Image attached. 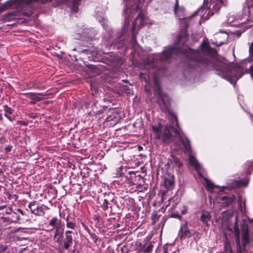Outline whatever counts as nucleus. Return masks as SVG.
<instances>
[{"label": "nucleus", "instance_id": "9b49d317", "mask_svg": "<svg viewBox=\"0 0 253 253\" xmlns=\"http://www.w3.org/2000/svg\"><path fill=\"white\" fill-rule=\"evenodd\" d=\"M122 118L121 112L116 109H113L112 111L106 119L107 122L113 121L114 124L117 123Z\"/></svg>", "mask_w": 253, "mask_h": 253}, {"label": "nucleus", "instance_id": "13d9d810", "mask_svg": "<svg viewBox=\"0 0 253 253\" xmlns=\"http://www.w3.org/2000/svg\"><path fill=\"white\" fill-rule=\"evenodd\" d=\"M138 149H139V150H141L142 149V146H138Z\"/></svg>", "mask_w": 253, "mask_h": 253}, {"label": "nucleus", "instance_id": "2eb2a0df", "mask_svg": "<svg viewBox=\"0 0 253 253\" xmlns=\"http://www.w3.org/2000/svg\"><path fill=\"white\" fill-rule=\"evenodd\" d=\"M248 183L249 179L246 177L245 179L241 180H234L229 185V186L232 188L246 187L248 185Z\"/></svg>", "mask_w": 253, "mask_h": 253}, {"label": "nucleus", "instance_id": "c85d7f7f", "mask_svg": "<svg viewBox=\"0 0 253 253\" xmlns=\"http://www.w3.org/2000/svg\"><path fill=\"white\" fill-rule=\"evenodd\" d=\"M54 239L55 240V248H56L57 246L59 248L62 244V235H59L58 237H56V239Z\"/></svg>", "mask_w": 253, "mask_h": 253}, {"label": "nucleus", "instance_id": "f704fd0d", "mask_svg": "<svg viewBox=\"0 0 253 253\" xmlns=\"http://www.w3.org/2000/svg\"><path fill=\"white\" fill-rule=\"evenodd\" d=\"M226 199L227 200V206H228L230 204H231L232 203V202H233L234 199H235V197L234 198H232V197H230V198H227V197H223L222 198V200H224V199Z\"/></svg>", "mask_w": 253, "mask_h": 253}, {"label": "nucleus", "instance_id": "473e14b6", "mask_svg": "<svg viewBox=\"0 0 253 253\" xmlns=\"http://www.w3.org/2000/svg\"><path fill=\"white\" fill-rule=\"evenodd\" d=\"M31 88H37V89L42 88L41 85H40L39 83H37L36 82L32 83V86H31Z\"/></svg>", "mask_w": 253, "mask_h": 253}, {"label": "nucleus", "instance_id": "423d86ee", "mask_svg": "<svg viewBox=\"0 0 253 253\" xmlns=\"http://www.w3.org/2000/svg\"><path fill=\"white\" fill-rule=\"evenodd\" d=\"M20 214L24 215L25 212L20 209H15L13 212L9 216H1V220L3 222L12 223L16 222L20 220Z\"/></svg>", "mask_w": 253, "mask_h": 253}, {"label": "nucleus", "instance_id": "7c9ffc66", "mask_svg": "<svg viewBox=\"0 0 253 253\" xmlns=\"http://www.w3.org/2000/svg\"><path fill=\"white\" fill-rule=\"evenodd\" d=\"M153 246L150 244L143 251L144 253H151Z\"/></svg>", "mask_w": 253, "mask_h": 253}, {"label": "nucleus", "instance_id": "5fc2aeb1", "mask_svg": "<svg viewBox=\"0 0 253 253\" xmlns=\"http://www.w3.org/2000/svg\"><path fill=\"white\" fill-rule=\"evenodd\" d=\"M2 119H3L2 115L1 113H0V121H1Z\"/></svg>", "mask_w": 253, "mask_h": 253}, {"label": "nucleus", "instance_id": "603ef678", "mask_svg": "<svg viewBox=\"0 0 253 253\" xmlns=\"http://www.w3.org/2000/svg\"><path fill=\"white\" fill-rule=\"evenodd\" d=\"M141 170H142V172H145L146 171V169H145V168L144 167L141 168Z\"/></svg>", "mask_w": 253, "mask_h": 253}, {"label": "nucleus", "instance_id": "052dcab7", "mask_svg": "<svg viewBox=\"0 0 253 253\" xmlns=\"http://www.w3.org/2000/svg\"><path fill=\"white\" fill-rule=\"evenodd\" d=\"M175 161L176 163H178L179 160L177 159H175Z\"/></svg>", "mask_w": 253, "mask_h": 253}, {"label": "nucleus", "instance_id": "e433bc0d", "mask_svg": "<svg viewBox=\"0 0 253 253\" xmlns=\"http://www.w3.org/2000/svg\"><path fill=\"white\" fill-rule=\"evenodd\" d=\"M59 230H60L59 226H56V229H55V234L54 235V239H56V237H58L59 235H62V234H60Z\"/></svg>", "mask_w": 253, "mask_h": 253}, {"label": "nucleus", "instance_id": "6e6d98bb", "mask_svg": "<svg viewBox=\"0 0 253 253\" xmlns=\"http://www.w3.org/2000/svg\"><path fill=\"white\" fill-rule=\"evenodd\" d=\"M128 174H135V172L133 171H130L128 172Z\"/></svg>", "mask_w": 253, "mask_h": 253}, {"label": "nucleus", "instance_id": "3c124183", "mask_svg": "<svg viewBox=\"0 0 253 253\" xmlns=\"http://www.w3.org/2000/svg\"><path fill=\"white\" fill-rule=\"evenodd\" d=\"M20 124H21V125H22L23 126H26L28 125V123L24 122H21Z\"/></svg>", "mask_w": 253, "mask_h": 253}, {"label": "nucleus", "instance_id": "4c0bfd02", "mask_svg": "<svg viewBox=\"0 0 253 253\" xmlns=\"http://www.w3.org/2000/svg\"><path fill=\"white\" fill-rule=\"evenodd\" d=\"M108 201L107 199H104L102 204V207L105 211L108 209Z\"/></svg>", "mask_w": 253, "mask_h": 253}, {"label": "nucleus", "instance_id": "a19ab883", "mask_svg": "<svg viewBox=\"0 0 253 253\" xmlns=\"http://www.w3.org/2000/svg\"><path fill=\"white\" fill-rule=\"evenodd\" d=\"M155 137L157 139H160L161 137V131L155 133Z\"/></svg>", "mask_w": 253, "mask_h": 253}, {"label": "nucleus", "instance_id": "69168bd1", "mask_svg": "<svg viewBox=\"0 0 253 253\" xmlns=\"http://www.w3.org/2000/svg\"><path fill=\"white\" fill-rule=\"evenodd\" d=\"M1 181V177H0V182Z\"/></svg>", "mask_w": 253, "mask_h": 253}, {"label": "nucleus", "instance_id": "dca6fc26", "mask_svg": "<svg viewBox=\"0 0 253 253\" xmlns=\"http://www.w3.org/2000/svg\"><path fill=\"white\" fill-rule=\"evenodd\" d=\"M199 175L200 176L201 180L202 181V183L206 187L208 191L211 192L214 188L218 187L217 186L215 185L214 183L209 179L204 177L203 175Z\"/></svg>", "mask_w": 253, "mask_h": 253}, {"label": "nucleus", "instance_id": "338daca9", "mask_svg": "<svg viewBox=\"0 0 253 253\" xmlns=\"http://www.w3.org/2000/svg\"><path fill=\"white\" fill-rule=\"evenodd\" d=\"M164 253H167V251H165Z\"/></svg>", "mask_w": 253, "mask_h": 253}, {"label": "nucleus", "instance_id": "4d7b16f0", "mask_svg": "<svg viewBox=\"0 0 253 253\" xmlns=\"http://www.w3.org/2000/svg\"><path fill=\"white\" fill-rule=\"evenodd\" d=\"M132 40L133 41L136 42V38H135V37L134 36H132Z\"/></svg>", "mask_w": 253, "mask_h": 253}, {"label": "nucleus", "instance_id": "c9c22d12", "mask_svg": "<svg viewBox=\"0 0 253 253\" xmlns=\"http://www.w3.org/2000/svg\"><path fill=\"white\" fill-rule=\"evenodd\" d=\"M57 221V217H53L50 221L49 224L51 226H54L56 225V223Z\"/></svg>", "mask_w": 253, "mask_h": 253}, {"label": "nucleus", "instance_id": "7ed1b4c3", "mask_svg": "<svg viewBox=\"0 0 253 253\" xmlns=\"http://www.w3.org/2000/svg\"><path fill=\"white\" fill-rule=\"evenodd\" d=\"M155 95H157V103L158 104L161 111H167L171 106L170 98L162 91V88L159 84H155L154 88Z\"/></svg>", "mask_w": 253, "mask_h": 253}, {"label": "nucleus", "instance_id": "a211bd4d", "mask_svg": "<svg viewBox=\"0 0 253 253\" xmlns=\"http://www.w3.org/2000/svg\"><path fill=\"white\" fill-rule=\"evenodd\" d=\"M107 59H108L109 63V64L114 66L119 63L120 58L118 56H116L115 54L112 53L109 57H107Z\"/></svg>", "mask_w": 253, "mask_h": 253}, {"label": "nucleus", "instance_id": "f3484780", "mask_svg": "<svg viewBox=\"0 0 253 253\" xmlns=\"http://www.w3.org/2000/svg\"><path fill=\"white\" fill-rule=\"evenodd\" d=\"M165 113H168V117L169 119L170 122L172 125H175L177 128H178V124L177 118L175 114L170 111V106L169 107V109L167 111H162Z\"/></svg>", "mask_w": 253, "mask_h": 253}, {"label": "nucleus", "instance_id": "09e8293b", "mask_svg": "<svg viewBox=\"0 0 253 253\" xmlns=\"http://www.w3.org/2000/svg\"><path fill=\"white\" fill-rule=\"evenodd\" d=\"M249 52L250 54H252L253 53V47L252 46V45L250 46Z\"/></svg>", "mask_w": 253, "mask_h": 253}, {"label": "nucleus", "instance_id": "a18cd8bd", "mask_svg": "<svg viewBox=\"0 0 253 253\" xmlns=\"http://www.w3.org/2000/svg\"><path fill=\"white\" fill-rule=\"evenodd\" d=\"M5 194L7 196L9 199H12L13 197L15 198L16 195H11L9 192H5Z\"/></svg>", "mask_w": 253, "mask_h": 253}, {"label": "nucleus", "instance_id": "aec40b11", "mask_svg": "<svg viewBox=\"0 0 253 253\" xmlns=\"http://www.w3.org/2000/svg\"><path fill=\"white\" fill-rule=\"evenodd\" d=\"M4 210V211L0 212V214H2V216H9L14 211V210L10 207L7 208L6 206H0V211Z\"/></svg>", "mask_w": 253, "mask_h": 253}, {"label": "nucleus", "instance_id": "680f3d73", "mask_svg": "<svg viewBox=\"0 0 253 253\" xmlns=\"http://www.w3.org/2000/svg\"><path fill=\"white\" fill-rule=\"evenodd\" d=\"M157 217V215H155V216H153V218H152V219H155V218H156Z\"/></svg>", "mask_w": 253, "mask_h": 253}, {"label": "nucleus", "instance_id": "412c9836", "mask_svg": "<svg viewBox=\"0 0 253 253\" xmlns=\"http://www.w3.org/2000/svg\"><path fill=\"white\" fill-rule=\"evenodd\" d=\"M211 219V215L208 212H203L200 217V220L207 226H209L208 222Z\"/></svg>", "mask_w": 253, "mask_h": 253}, {"label": "nucleus", "instance_id": "f8f14e48", "mask_svg": "<svg viewBox=\"0 0 253 253\" xmlns=\"http://www.w3.org/2000/svg\"><path fill=\"white\" fill-rule=\"evenodd\" d=\"M189 161L190 165L194 167L198 174H202L204 172L202 166L194 156H190Z\"/></svg>", "mask_w": 253, "mask_h": 253}, {"label": "nucleus", "instance_id": "49530a36", "mask_svg": "<svg viewBox=\"0 0 253 253\" xmlns=\"http://www.w3.org/2000/svg\"><path fill=\"white\" fill-rule=\"evenodd\" d=\"M172 217L177 218L178 219H180L181 217V215H180L179 214H172Z\"/></svg>", "mask_w": 253, "mask_h": 253}, {"label": "nucleus", "instance_id": "f03ea898", "mask_svg": "<svg viewBox=\"0 0 253 253\" xmlns=\"http://www.w3.org/2000/svg\"><path fill=\"white\" fill-rule=\"evenodd\" d=\"M140 0H127V3L125 9L124 10L125 15L129 14V16H131V14L140 11L138 13L135 20L133 22L134 24L133 28H134L136 22L137 20H140L141 23L143 22L144 21V14L142 13L141 7H140Z\"/></svg>", "mask_w": 253, "mask_h": 253}, {"label": "nucleus", "instance_id": "9d476101", "mask_svg": "<svg viewBox=\"0 0 253 253\" xmlns=\"http://www.w3.org/2000/svg\"><path fill=\"white\" fill-rule=\"evenodd\" d=\"M178 234L180 238L183 240L190 238L193 233L188 227L187 223H184L181 226Z\"/></svg>", "mask_w": 253, "mask_h": 253}, {"label": "nucleus", "instance_id": "0e129e2a", "mask_svg": "<svg viewBox=\"0 0 253 253\" xmlns=\"http://www.w3.org/2000/svg\"><path fill=\"white\" fill-rule=\"evenodd\" d=\"M83 177H84H84H86V175H83Z\"/></svg>", "mask_w": 253, "mask_h": 253}, {"label": "nucleus", "instance_id": "6ab92c4d", "mask_svg": "<svg viewBox=\"0 0 253 253\" xmlns=\"http://www.w3.org/2000/svg\"><path fill=\"white\" fill-rule=\"evenodd\" d=\"M3 108L4 111L5 112L4 116L10 122H12L13 119L10 116V115L13 114L14 110L11 107H9L7 105H3Z\"/></svg>", "mask_w": 253, "mask_h": 253}, {"label": "nucleus", "instance_id": "37998d69", "mask_svg": "<svg viewBox=\"0 0 253 253\" xmlns=\"http://www.w3.org/2000/svg\"><path fill=\"white\" fill-rule=\"evenodd\" d=\"M187 207L185 206H183L182 207V210H181V213L182 214H184L186 213L187 212Z\"/></svg>", "mask_w": 253, "mask_h": 253}, {"label": "nucleus", "instance_id": "8fccbe9b", "mask_svg": "<svg viewBox=\"0 0 253 253\" xmlns=\"http://www.w3.org/2000/svg\"><path fill=\"white\" fill-rule=\"evenodd\" d=\"M14 15H15V13H14V12H11L9 13L8 14V16L9 17H12V16H14Z\"/></svg>", "mask_w": 253, "mask_h": 253}, {"label": "nucleus", "instance_id": "4468645a", "mask_svg": "<svg viewBox=\"0 0 253 253\" xmlns=\"http://www.w3.org/2000/svg\"><path fill=\"white\" fill-rule=\"evenodd\" d=\"M163 178L164 187L168 190L171 188L174 184V175H164Z\"/></svg>", "mask_w": 253, "mask_h": 253}, {"label": "nucleus", "instance_id": "bb28decb", "mask_svg": "<svg viewBox=\"0 0 253 253\" xmlns=\"http://www.w3.org/2000/svg\"><path fill=\"white\" fill-rule=\"evenodd\" d=\"M205 54L211 57H213L216 55L217 51L215 48L210 46L209 48H208V51H206Z\"/></svg>", "mask_w": 253, "mask_h": 253}, {"label": "nucleus", "instance_id": "864d4df0", "mask_svg": "<svg viewBox=\"0 0 253 253\" xmlns=\"http://www.w3.org/2000/svg\"><path fill=\"white\" fill-rule=\"evenodd\" d=\"M165 196V193L163 192V194H162V201L163 202L164 201V197Z\"/></svg>", "mask_w": 253, "mask_h": 253}, {"label": "nucleus", "instance_id": "72a5a7b5", "mask_svg": "<svg viewBox=\"0 0 253 253\" xmlns=\"http://www.w3.org/2000/svg\"><path fill=\"white\" fill-rule=\"evenodd\" d=\"M152 129L154 133L161 131V125H160L159 126H152Z\"/></svg>", "mask_w": 253, "mask_h": 253}, {"label": "nucleus", "instance_id": "bf43d9fd", "mask_svg": "<svg viewBox=\"0 0 253 253\" xmlns=\"http://www.w3.org/2000/svg\"><path fill=\"white\" fill-rule=\"evenodd\" d=\"M145 91L146 92H148L149 91V90L146 87H145Z\"/></svg>", "mask_w": 253, "mask_h": 253}, {"label": "nucleus", "instance_id": "c03bdc74", "mask_svg": "<svg viewBox=\"0 0 253 253\" xmlns=\"http://www.w3.org/2000/svg\"><path fill=\"white\" fill-rule=\"evenodd\" d=\"M250 74H251V76L253 79V64L251 65L250 67Z\"/></svg>", "mask_w": 253, "mask_h": 253}, {"label": "nucleus", "instance_id": "4be33fe9", "mask_svg": "<svg viewBox=\"0 0 253 253\" xmlns=\"http://www.w3.org/2000/svg\"><path fill=\"white\" fill-rule=\"evenodd\" d=\"M73 242V239L72 236H66L65 239L63 242V248L65 250H68L72 246Z\"/></svg>", "mask_w": 253, "mask_h": 253}, {"label": "nucleus", "instance_id": "0eeeda50", "mask_svg": "<svg viewBox=\"0 0 253 253\" xmlns=\"http://www.w3.org/2000/svg\"><path fill=\"white\" fill-rule=\"evenodd\" d=\"M28 208L31 212L36 215H43L45 211L47 210V207L43 205H40L36 201L30 202L29 204Z\"/></svg>", "mask_w": 253, "mask_h": 253}, {"label": "nucleus", "instance_id": "774afa93", "mask_svg": "<svg viewBox=\"0 0 253 253\" xmlns=\"http://www.w3.org/2000/svg\"><path fill=\"white\" fill-rule=\"evenodd\" d=\"M252 117H253V115L252 116Z\"/></svg>", "mask_w": 253, "mask_h": 253}, {"label": "nucleus", "instance_id": "a878e982", "mask_svg": "<svg viewBox=\"0 0 253 253\" xmlns=\"http://www.w3.org/2000/svg\"><path fill=\"white\" fill-rule=\"evenodd\" d=\"M224 249L226 253H233L230 243L228 240H226L224 243Z\"/></svg>", "mask_w": 253, "mask_h": 253}, {"label": "nucleus", "instance_id": "58836bf2", "mask_svg": "<svg viewBox=\"0 0 253 253\" xmlns=\"http://www.w3.org/2000/svg\"><path fill=\"white\" fill-rule=\"evenodd\" d=\"M253 171V163H251L249 166L247 170V174H251Z\"/></svg>", "mask_w": 253, "mask_h": 253}, {"label": "nucleus", "instance_id": "393cba45", "mask_svg": "<svg viewBox=\"0 0 253 253\" xmlns=\"http://www.w3.org/2000/svg\"><path fill=\"white\" fill-rule=\"evenodd\" d=\"M183 6H179L178 0H175V3L174 7V12L176 15H178L179 12H182L184 11Z\"/></svg>", "mask_w": 253, "mask_h": 253}, {"label": "nucleus", "instance_id": "5701e85b", "mask_svg": "<svg viewBox=\"0 0 253 253\" xmlns=\"http://www.w3.org/2000/svg\"><path fill=\"white\" fill-rule=\"evenodd\" d=\"M81 0H71V4L70 7L72 11L76 12L78 10V7L80 4Z\"/></svg>", "mask_w": 253, "mask_h": 253}, {"label": "nucleus", "instance_id": "6e6552de", "mask_svg": "<svg viewBox=\"0 0 253 253\" xmlns=\"http://www.w3.org/2000/svg\"><path fill=\"white\" fill-rule=\"evenodd\" d=\"M225 5L226 3L224 2L223 0H211L209 8L210 11L208 14L211 15H213L214 13H217L219 11L222 6Z\"/></svg>", "mask_w": 253, "mask_h": 253}, {"label": "nucleus", "instance_id": "ea45409f", "mask_svg": "<svg viewBox=\"0 0 253 253\" xmlns=\"http://www.w3.org/2000/svg\"><path fill=\"white\" fill-rule=\"evenodd\" d=\"M124 169L123 166H121L118 168V170L117 171V174H125V172L123 171V169Z\"/></svg>", "mask_w": 253, "mask_h": 253}, {"label": "nucleus", "instance_id": "b1692460", "mask_svg": "<svg viewBox=\"0 0 253 253\" xmlns=\"http://www.w3.org/2000/svg\"><path fill=\"white\" fill-rule=\"evenodd\" d=\"M181 143L186 151H191V147L190 145V142L187 138H186L185 139H182Z\"/></svg>", "mask_w": 253, "mask_h": 253}, {"label": "nucleus", "instance_id": "f257e3e1", "mask_svg": "<svg viewBox=\"0 0 253 253\" xmlns=\"http://www.w3.org/2000/svg\"><path fill=\"white\" fill-rule=\"evenodd\" d=\"M188 40L186 28L179 32L176 45L167 47L161 54L160 59L162 61H169L171 58L182 54L186 58L184 63L191 68H194L196 64L200 63L208 70L216 71L218 75L229 82L237 80L242 77L243 71L240 66L237 64L227 65L224 63L213 61L202 55L200 51L205 53L208 51L210 46L208 43L203 42L197 50H194L188 46L184 47Z\"/></svg>", "mask_w": 253, "mask_h": 253}, {"label": "nucleus", "instance_id": "c756f323", "mask_svg": "<svg viewBox=\"0 0 253 253\" xmlns=\"http://www.w3.org/2000/svg\"><path fill=\"white\" fill-rule=\"evenodd\" d=\"M139 77L141 79L144 80L146 84L148 83L149 77L147 75H146L145 74L142 73H140Z\"/></svg>", "mask_w": 253, "mask_h": 253}, {"label": "nucleus", "instance_id": "1a4fd4ad", "mask_svg": "<svg viewBox=\"0 0 253 253\" xmlns=\"http://www.w3.org/2000/svg\"><path fill=\"white\" fill-rule=\"evenodd\" d=\"M27 98L32 100L30 101V104L34 105L36 102L41 101L42 100L44 94L42 93H36V92H28L23 94Z\"/></svg>", "mask_w": 253, "mask_h": 253}, {"label": "nucleus", "instance_id": "2f4dec72", "mask_svg": "<svg viewBox=\"0 0 253 253\" xmlns=\"http://www.w3.org/2000/svg\"><path fill=\"white\" fill-rule=\"evenodd\" d=\"M121 90L122 91L125 92L126 94H129L130 93V89L129 88L128 86L126 85L124 86H121Z\"/></svg>", "mask_w": 253, "mask_h": 253}, {"label": "nucleus", "instance_id": "20e7f679", "mask_svg": "<svg viewBox=\"0 0 253 253\" xmlns=\"http://www.w3.org/2000/svg\"><path fill=\"white\" fill-rule=\"evenodd\" d=\"M243 230V233L242 234V238L243 247H242L240 243V238L239 231L237 232L236 244H237V253H245L246 252V246L250 242V237L249 235L248 226H244Z\"/></svg>", "mask_w": 253, "mask_h": 253}, {"label": "nucleus", "instance_id": "79ce46f5", "mask_svg": "<svg viewBox=\"0 0 253 253\" xmlns=\"http://www.w3.org/2000/svg\"><path fill=\"white\" fill-rule=\"evenodd\" d=\"M12 146H11V145H8L7 146H6L5 148V151L6 153L10 152L12 150Z\"/></svg>", "mask_w": 253, "mask_h": 253}, {"label": "nucleus", "instance_id": "e2e57ef3", "mask_svg": "<svg viewBox=\"0 0 253 253\" xmlns=\"http://www.w3.org/2000/svg\"><path fill=\"white\" fill-rule=\"evenodd\" d=\"M212 253V250H211L209 253Z\"/></svg>", "mask_w": 253, "mask_h": 253}, {"label": "nucleus", "instance_id": "cd10ccee", "mask_svg": "<svg viewBox=\"0 0 253 253\" xmlns=\"http://www.w3.org/2000/svg\"><path fill=\"white\" fill-rule=\"evenodd\" d=\"M66 226L69 228L72 229H75L76 227V224L75 222L70 221L69 220L68 217H67L66 219Z\"/></svg>", "mask_w": 253, "mask_h": 253}, {"label": "nucleus", "instance_id": "39448f33", "mask_svg": "<svg viewBox=\"0 0 253 253\" xmlns=\"http://www.w3.org/2000/svg\"><path fill=\"white\" fill-rule=\"evenodd\" d=\"M171 130L177 135L179 139H182V136L178 128H175L173 126H167L164 130V134L162 138V141L164 143L169 144L171 141L173 137L172 134L170 132Z\"/></svg>", "mask_w": 253, "mask_h": 253}, {"label": "nucleus", "instance_id": "ddd939ff", "mask_svg": "<svg viewBox=\"0 0 253 253\" xmlns=\"http://www.w3.org/2000/svg\"><path fill=\"white\" fill-rule=\"evenodd\" d=\"M189 161L190 165L194 167L198 174H202L204 172L202 166L194 156H190Z\"/></svg>", "mask_w": 253, "mask_h": 253}, {"label": "nucleus", "instance_id": "de8ad7c7", "mask_svg": "<svg viewBox=\"0 0 253 253\" xmlns=\"http://www.w3.org/2000/svg\"><path fill=\"white\" fill-rule=\"evenodd\" d=\"M72 233V231L67 230L65 232V236H71L70 234Z\"/></svg>", "mask_w": 253, "mask_h": 253}]
</instances>
